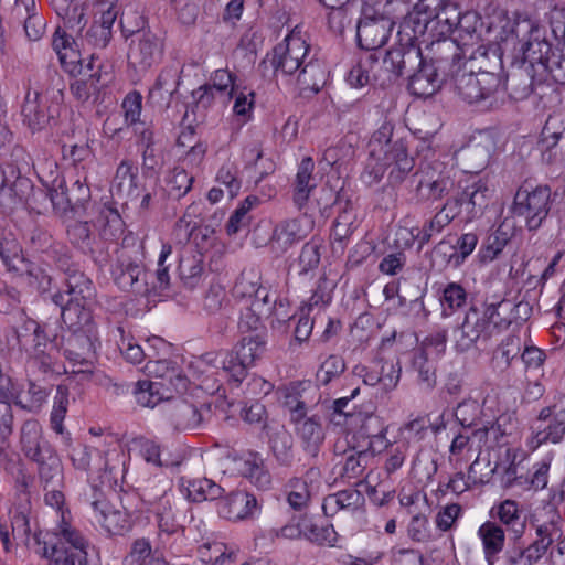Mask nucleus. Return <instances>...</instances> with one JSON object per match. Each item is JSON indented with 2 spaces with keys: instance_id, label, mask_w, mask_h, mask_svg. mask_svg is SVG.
<instances>
[{
  "instance_id": "obj_59",
  "label": "nucleus",
  "mask_w": 565,
  "mask_h": 565,
  "mask_svg": "<svg viewBox=\"0 0 565 565\" xmlns=\"http://www.w3.org/2000/svg\"><path fill=\"white\" fill-rule=\"evenodd\" d=\"M481 28V20L476 11L461 12L460 22L457 23L455 29L456 38L454 40L459 42L462 46L473 45L480 39L479 30Z\"/></svg>"
},
{
  "instance_id": "obj_10",
  "label": "nucleus",
  "mask_w": 565,
  "mask_h": 565,
  "mask_svg": "<svg viewBox=\"0 0 565 565\" xmlns=\"http://www.w3.org/2000/svg\"><path fill=\"white\" fill-rule=\"evenodd\" d=\"M551 205V189L547 185L533 186L523 183L516 191L512 213L523 217L529 231H535L546 218Z\"/></svg>"
},
{
  "instance_id": "obj_11",
  "label": "nucleus",
  "mask_w": 565,
  "mask_h": 565,
  "mask_svg": "<svg viewBox=\"0 0 565 565\" xmlns=\"http://www.w3.org/2000/svg\"><path fill=\"white\" fill-rule=\"evenodd\" d=\"M416 175L418 181L415 193L419 202L435 203L446 199L454 192L456 181L451 171L441 162L422 166Z\"/></svg>"
},
{
  "instance_id": "obj_24",
  "label": "nucleus",
  "mask_w": 565,
  "mask_h": 565,
  "mask_svg": "<svg viewBox=\"0 0 565 565\" xmlns=\"http://www.w3.org/2000/svg\"><path fill=\"white\" fill-rule=\"evenodd\" d=\"M70 458L75 469L81 471L95 470L102 472V482H111L116 480V466L109 463V459L105 458L102 452L86 445L74 447L70 454Z\"/></svg>"
},
{
  "instance_id": "obj_32",
  "label": "nucleus",
  "mask_w": 565,
  "mask_h": 565,
  "mask_svg": "<svg viewBox=\"0 0 565 565\" xmlns=\"http://www.w3.org/2000/svg\"><path fill=\"white\" fill-rule=\"evenodd\" d=\"M21 114L23 122L32 130L44 129L54 118L56 108L41 99L40 94H25Z\"/></svg>"
},
{
  "instance_id": "obj_46",
  "label": "nucleus",
  "mask_w": 565,
  "mask_h": 565,
  "mask_svg": "<svg viewBox=\"0 0 565 565\" xmlns=\"http://www.w3.org/2000/svg\"><path fill=\"white\" fill-rule=\"evenodd\" d=\"M269 438L270 450L282 467H290L294 462V438L292 435L282 425L269 427L266 433Z\"/></svg>"
},
{
  "instance_id": "obj_8",
  "label": "nucleus",
  "mask_w": 565,
  "mask_h": 565,
  "mask_svg": "<svg viewBox=\"0 0 565 565\" xmlns=\"http://www.w3.org/2000/svg\"><path fill=\"white\" fill-rule=\"evenodd\" d=\"M504 41L516 40L524 60L531 63H539L544 66L545 58L552 53L551 44L542 39L541 28L526 14L514 13L502 26Z\"/></svg>"
},
{
  "instance_id": "obj_9",
  "label": "nucleus",
  "mask_w": 565,
  "mask_h": 565,
  "mask_svg": "<svg viewBox=\"0 0 565 565\" xmlns=\"http://www.w3.org/2000/svg\"><path fill=\"white\" fill-rule=\"evenodd\" d=\"M267 334L264 330L242 338L235 352L222 361V372L238 386L247 375V369L262 358L266 351Z\"/></svg>"
},
{
  "instance_id": "obj_51",
  "label": "nucleus",
  "mask_w": 565,
  "mask_h": 565,
  "mask_svg": "<svg viewBox=\"0 0 565 565\" xmlns=\"http://www.w3.org/2000/svg\"><path fill=\"white\" fill-rule=\"evenodd\" d=\"M179 275L188 288L196 287L204 274L203 255L198 250H184L179 260Z\"/></svg>"
},
{
  "instance_id": "obj_42",
  "label": "nucleus",
  "mask_w": 565,
  "mask_h": 565,
  "mask_svg": "<svg viewBox=\"0 0 565 565\" xmlns=\"http://www.w3.org/2000/svg\"><path fill=\"white\" fill-rule=\"evenodd\" d=\"M492 518L498 519L501 525L505 526V530L515 537H519L525 530L524 511L514 500L507 499L493 507Z\"/></svg>"
},
{
  "instance_id": "obj_45",
  "label": "nucleus",
  "mask_w": 565,
  "mask_h": 565,
  "mask_svg": "<svg viewBox=\"0 0 565 565\" xmlns=\"http://www.w3.org/2000/svg\"><path fill=\"white\" fill-rule=\"evenodd\" d=\"M73 43L72 36L57 29L53 36L52 46L67 73L71 75L83 74V61L79 53L72 47Z\"/></svg>"
},
{
  "instance_id": "obj_61",
  "label": "nucleus",
  "mask_w": 565,
  "mask_h": 565,
  "mask_svg": "<svg viewBox=\"0 0 565 565\" xmlns=\"http://www.w3.org/2000/svg\"><path fill=\"white\" fill-rule=\"evenodd\" d=\"M0 258L10 271L24 275L29 260L24 257L20 244L15 239H0Z\"/></svg>"
},
{
  "instance_id": "obj_62",
  "label": "nucleus",
  "mask_w": 565,
  "mask_h": 565,
  "mask_svg": "<svg viewBox=\"0 0 565 565\" xmlns=\"http://www.w3.org/2000/svg\"><path fill=\"white\" fill-rule=\"evenodd\" d=\"M455 218L451 212L444 210L443 204L438 212L422 228H417L418 249H422L433 236L440 234Z\"/></svg>"
},
{
  "instance_id": "obj_2",
  "label": "nucleus",
  "mask_w": 565,
  "mask_h": 565,
  "mask_svg": "<svg viewBox=\"0 0 565 565\" xmlns=\"http://www.w3.org/2000/svg\"><path fill=\"white\" fill-rule=\"evenodd\" d=\"M565 477L557 486H552L550 489L548 502L543 508L544 515H551L548 522H545L536 529V540L526 548L511 547L503 554H497L487 562L488 565H531L533 562L541 558L548 546L562 535V530L558 525L561 521V513L557 505L563 503L565 499Z\"/></svg>"
},
{
  "instance_id": "obj_12",
  "label": "nucleus",
  "mask_w": 565,
  "mask_h": 565,
  "mask_svg": "<svg viewBox=\"0 0 565 565\" xmlns=\"http://www.w3.org/2000/svg\"><path fill=\"white\" fill-rule=\"evenodd\" d=\"M111 276L115 284L124 291L136 296H149L151 294L148 273L141 260L132 258L129 252L121 247L117 250L116 263L111 266Z\"/></svg>"
},
{
  "instance_id": "obj_37",
  "label": "nucleus",
  "mask_w": 565,
  "mask_h": 565,
  "mask_svg": "<svg viewBox=\"0 0 565 565\" xmlns=\"http://www.w3.org/2000/svg\"><path fill=\"white\" fill-rule=\"evenodd\" d=\"M152 512L158 524V535L163 544H166L164 536L170 537L183 532L182 526L177 522L173 514L172 494L168 490L163 489L160 498L153 502Z\"/></svg>"
},
{
  "instance_id": "obj_35",
  "label": "nucleus",
  "mask_w": 565,
  "mask_h": 565,
  "mask_svg": "<svg viewBox=\"0 0 565 565\" xmlns=\"http://www.w3.org/2000/svg\"><path fill=\"white\" fill-rule=\"evenodd\" d=\"M120 332V340L118 341V349L125 360L132 364H139L146 359L156 358L158 355L157 349L164 348L166 342L159 337H154L146 341L148 345V352L142 348L137 340L129 334H125L121 328L118 329Z\"/></svg>"
},
{
  "instance_id": "obj_41",
  "label": "nucleus",
  "mask_w": 565,
  "mask_h": 565,
  "mask_svg": "<svg viewBox=\"0 0 565 565\" xmlns=\"http://www.w3.org/2000/svg\"><path fill=\"white\" fill-rule=\"evenodd\" d=\"M315 161L311 157H305L296 173L292 184V201L298 210H301L307 204L311 192L316 188L313 182Z\"/></svg>"
},
{
  "instance_id": "obj_3",
  "label": "nucleus",
  "mask_w": 565,
  "mask_h": 565,
  "mask_svg": "<svg viewBox=\"0 0 565 565\" xmlns=\"http://www.w3.org/2000/svg\"><path fill=\"white\" fill-rule=\"evenodd\" d=\"M509 301L501 299L493 302L486 301L480 309L472 305L465 313L463 320L455 331V350L463 353L471 348L481 345L487 348L501 333V323L499 309Z\"/></svg>"
},
{
  "instance_id": "obj_55",
  "label": "nucleus",
  "mask_w": 565,
  "mask_h": 565,
  "mask_svg": "<svg viewBox=\"0 0 565 565\" xmlns=\"http://www.w3.org/2000/svg\"><path fill=\"white\" fill-rule=\"evenodd\" d=\"M356 227V214L354 209L350 202H345L343 209L339 212L333 222L331 232L332 243H338L343 250Z\"/></svg>"
},
{
  "instance_id": "obj_53",
  "label": "nucleus",
  "mask_w": 565,
  "mask_h": 565,
  "mask_svg": "<svg viewBox=\"0 0 565 565\" xmlns=\"http://www.w3.org/2000/svg\"><path fill=\"white\" fill-rule=\"evenodd\" d=\"M163 383H154L151 380H141L135 384L134 395L136 402L142 407L153 408L162 401L172 398V392L164 387Z\"/></svg>"
},
{
  "instance_id": "obj_40",
  "label": "nucleus",
  "mask_w": 565,
  "mask_h": 565,
  "mask_svg": "<svg viewBox=\"0 0 565 565\" xmlns=\"http://www.w3.org/2000/svg\"><path fill=\"white\" fill-rule=\"evenodd\" d=\"M70 407V390L66 385L56 386L50 412V429L60 436L65 444L72 440L71 433L66 429L64 420Z\"/></svg>"
},
{
  "instance_id": "obj_31",
  "label": "nucleus",
  "mask_w": 565,
  "mask_h": 565,
  "mask_svg": "<svg viewBox=\"0 0 565 565\" xmlns=\"http://www.w3.org/2000/svg\"><path fill=\"white\" fill-rule=\"evenodd\" d=\"M12 17L23 22L25 35L30 41H39L43 36L46 21L39 13L35 0H15Z\"/></svg>"
},
{
  "instance_id": "obj_23",
  "label": "nucleus",
  "mask_w": 565,
  "mask_h": 565,
  "mask_svg": "<svg viewBox=\"0 0 565 565\" xmlns=\"http://www.w3.org/2000/svg\"><path fill=\"white\" fill-rule=\"evenodd\" d=\"M353 372L366 385L382 384L385 391H392L399 382L402 367L399 361L394 362L379 359L373 361L371 365H356Z\"/></svg>"
},
{
  "instance_id": "obj_52",
  "label": "nucleus",
  "mask_w": 565,
  "mask_h": 565,
  "mask_svg": "<svg viewBox=\"0 0 565 565\" xmlns=\"http://www.w3.org/2000/svg\"><path fill=\"white\" fill-rule=\"evenodd\" d=\"M478 537L482 543L486 561H490L497 554L502 553L505 534L502 526L493 521H487L478 529Z\"/></svg>"
},
{
  "instance_id": "obj_25",
  "label": "nucleus",
  "mask_w": 565,
  "mask_h": 565,
  "mask_svg": "<svg viewBox=\"0 0 565 565\" xmlns=\"http://www.w3.org/2000/svg\"><path fill=\"white\" fill-rule=\"evenodd\" d=\"M259 511L258 499L246 491L232 492L218 503L220 515L231 521L254 519Z\"/></svg>"
},
{
  "instance_id": "obj_49",
  "label": "nucleus",
  "mask_w": 565,
  "mask_h": 565,
  "mask_svg": "<svg viewBox=\"0 0 565 565\" xmlns=\"http://www.w3.org/2000/svg\"><path fill=\"white\" fill-rule=\"evenodd\" d=\"M54 9L66 28L76 33H82L87 22L85 0H55Z\"/></svg>"
},
{
  "instance_id": "obj_44",
  "label": "nucleus",
  "mask_w": 565,
  "mask_h": 565,
  "mask_svg": "<svg viewBox=\"0 0 565 565\" xmlns=\"http://www.w3.org/2000/svg\"><path fill=\"white\" fill-rule=\"evenodd\" d=\"M95 56L90 55L87 63H83V74H75L81 76L71 84L72 95L81 103L87 102L92 95L96 94L99 88L100 74L99 67L95 70Z\"/></svg>"
},
{
  "instance_id": "obj_21",
  "label": "nucleus",
  "mask_w": 565,
  "mask_h": 565,
  "mask_svg": "<svg viewBox=\"0 0 565 565\" xmlns=\"http://www.w3.org/2000/svg\"><path fill=\"white\" fill-rule=\"evenodd\" d=\"M23 456L36 465L40 482L55 483L62 477V460L54 446L45 438L36 443Z\"/></svg>"
},
{
  "instance_id": "obj_4",
  "label": "nucleus",
  "mask_w": 565,
  "mask_h": 565,
  "mask_svg": "<svg viewBox=\"0 0 565 565\" xmlns=\"http://www.w3.org/2000/svg\"><path fill=\"white\" fill-rule=\"evenodd\" d=\"M394 126L385 120L372 135L370 156L376 161L373 167L375 180H380L386 169L393 183H401L414 168V159L408 154L403 139L392 140Z\"/></svg>"
},
{
  "instance_id": "obj_19",
  "label": "nucleus",
  "mask_w": 565,
  "mask_h": 565,
  "mask_svg": "<svg viewBox=\"0 0 565 565\" xmlns=\"http://www.w3.org/2000/svg\"><path fill=\"white\" fill-rule=\"evenodd\" d=\"M168 423L180 431L202 428L211 416L209 405L196 406L185 399L171 402L166 408Z\"/></svg>"
},
{
  "instance_id": "obj_64",
  "label": "nucleus",
  "mask_w": 565,
  "mask_h": 565,
  "mask_svg": "<svg viewBox=\"0 0 565 565\" xmlns=\"http://www.w3.org/2000/svg\"><path fill=\"white\" fill-rule=\"evenodd\" d=\"M39 556L49 559V565H87V554L76 553L66 547H60L56 543H53L52 540L47 545V554Z\"/></svg>"
},
{
  "instance_id": "obj_28",
  "label": "nucleus",
  "mask_w": 565,
  "mask_h": 565,
  "mask_svg": "<svg viewBox=\"0 0 565 565\" xmlns=\"http://www.w3.org/2000/svg\"><path fill=\"white\" fill-rule=\"evenodd\" d=\"M96 522L109 534H122L128 527L127 515L114 510L103 493L93 488V500L90 501Z\"/></svg>"
},
{
  "instance_id": "obj_47",
  "label": "nucleus",
  "mask_w": 565,
  "mask_h": 565,
  "mask_svg": "<svg viewBox=\"0 0 565 565\" xmlns=\"http://www.w3.org/2000/svg\"><path fill=\"white\" fill-rule=\"evenodd\" d=\"M328 73L323 64L310 56L297 73V84L303 93L317 94L327 83Z\"/></svg>"
},
{
  "instance_id": "obj_34",
  "label": "nucleus",
  "mask_w": 565,
  "mask_h": 565,
  "mask_svg": "<svg viewBox=\"0 0 565 565\" xmlns=\"http://www.w3.org/2000/svg\"><path fill=\"white\" fill-rule=\"evenodd\" d=\"M117 19V11L113 3L102 11L100 19L92 23L84 34H81L82 44L96 49H105L111 40L113 25Z\"/></svg>"
},
{
  "instance_id": "obj_17",
  "label": "nucleus",
  "mask_w": 565,
  "mask_h": 565,
  "mask_svg": "<svg viewBox=\"0 0 565 565\" xmlns=\"http://www.w3.org/2000/svg\"><path fill=\"white\" fill-rule=\"evenodd\" d=\"M393 22L384 17L383 12L373 10L367 1L364 9V17L356 26V39L359 46L365 51H375L383 46L391 33Z\"/></svg>"
},
{
  "instance_id": "obj_50",
  "label": "nucleus",
  "mask_w": 565,
  "mask_h": 565,
  "mask_svg": "<svg viewBox=\"0 0 565 565\" xmlns=\"http://www.w3.org/2000/svg\"><path fill=\"white\" fill-rule=\"evenodd\" d=\"M179 71L175 67L163 68L149 92V98L160 106H168L179 87Z\"/></svg>"
},
{
  "instance_id": "obj_63",
  "label": "nucleus",
  "mask_w": 565,
  "mask_h": 565,
  "mask_svg": "<svg viewBox=\"0 0 565 565\" xmlns=\"http://www.w3.org/2000/svg\"><path fill=\"white\" fill-rule=\"evenodd\" d=\"M242 305L263 320L269 318L273 313L279 319L278 310L284 307L282 300L278 302L277 298H273L268 289H260L255 298L246 300Z\"/></svg>"
},
{
  "instance_id": "obj_16",
  "label": "nucleus",
  "mask_w": 565,
  "mask_h": 565,
  "mask_svg": "<svg viewBox=\"0 0 565 565\" xmlns=\"http://www.w3.org/2000/svg\"><path fill=\"white\" fill-rule=\"evenodd\" d=\"M466 47L448 36H439L428 46V58L434 67L444 77H451L463 67Z\"/></svg>"
},
{
  "instance_id": "obj_60",
  "label": "nucleus",
  "mask_w": 565,
  "mask_h": 565,
  "mask_svg": "<svg viewBox=\"0 0 565 565\" xmlns=\"http://www.w3.org/2000/svg\"><path fill=\"white\" fill-rule=\"evenodd\" d=\"M138 169L130 160H122L115 172L111 189L117 194L132 196L137 190Z\"/></svg>"
},
{
  "instance_id": "obj_15",
  "label": "nucleus",
  "mask_w": 565,
  "mask_h": 565,
  "mask_svg": "<svg viewBox=\"0 0 565 565\" xmlns=\"http://www.w3.org/2000/svg\"><path fill=\"white\" fill-rule=\"evenodd\" d=\"M286 406L290 411L291 422L295 424L297 434L305 444V448L315 454L324 439L320 417L318 415L308 417L305 402L296 396L288 395Z\"/></svg>"
},
{
  "instance_id": "obj_1",
  "label": "nucleus",
  "mask_w": 565,
  "mask_h": 565,
  "mask_svg": "<svg viewBox=\"0 0 565 565\" xmlns=\"http://www.w3.org/2000/svg\"><path fill=\"white\" fill-rule=\"evenodd\" d=\"M383 66L394 77L413 72L409 76L408 90L414 96L422 98L434 95L446 79L427 64L417 44L416 32L409 23L401 24L397 43L386 52Z\"/></svg>"
},
{
  "instance_id": "obj_18",
  "label": "nucleus",
  "mask_w": 565,
  "mask_h": 565,
  "mask_svg": "<svg viewBox=\"0 0 565 565\" xmlns=\"http://www.w3.org/2000/svg\"><path fill=\"white\" fill-rule=\"evenodd\" d=\"M537 426L529 443L530 447L536 449L545 443H559L565 435V407L553 405L544 407L537 416Z\"/></svg>"
},
{
  "instance_id": "obj_48",
  "label": "nucleus",
  "mask_w": 565,
  "mask_h": 565,
  "mask_svg": "<svg viewBox=\"0 0 565 565\" xmlns=\"http://www.w3.org/2000/svg\"><path fill=\"white\" fill-rule=\"evenodd\" d=\"M67 302H74L75 307L85 309L95 296L92 280L83 273L73 271L66 278Z\"/></svg>"
},
{
  "instance_id": "obj_29",
  "label": "nucleus",
  "mask_w": 565,
  "mask_h": 565,
  "mask_svg": "<svg viewBox=\"0 0 565 565\" xmlns=\"http://www.w3.org/2000/svg\"><path fill=\"white\" fill-rule=\"evenodd\" d=\"M146 369L153 374L154 383H163L170 392L182 393L188 388V377L183 374L180 366L170 360L154 359L148 360Z\"/></svg>"
},
{
  "instance_id": "obj_56",
  "label": "nucleus",
  "mask_w": 565,
  "mask_h": 565,
  "mask_svg": "<svg viewBox=\"0 0 565 565\" xmlns=\"http://www.w3.org/2000/svg\"><path fill=\"white\" fill-rule=\"evenodd\" d=\"M461 11L458 6L449 1L433 18L427 20L426 28H430L439 36L454 34L457 23L460 22Z\"/></svg>"
},
{
  "instance_id": "obj_54",
  "label": "nucleus",
  "mask_w": 565,
  "mask_h": 565,
  "mask_svg": "<svg viewBox=\"0 0 565 565\" xmlns=\"http://www.w3.org/2000/svg\"><path fill=\"white\" fill-rule=\"evenodd\" d=\"M122 565H167V563L157 551H153L148 539L140 537L131 543L129 552L122 558Z\"/></svg>"
},
{
  "instance_id": "obj_6",
  "label": "nucleus",
  "mask_w": 565,
  "mask_h": 565,
  "mask_svg": "<svg viewBox=\"0 0 565 565\" xmlns=\"http://www.w3.org/2000/svg\"><path fill=\"white\" fill-rule=\"evenodd\" d=\"M85 324L74 329L64 341V356L68 361L71 374L88 380L93 373V360L100 347L96 324L89 312H85Z\"/></svg>"
},
{
  "instance_id": "obj_58",
  "label": "nucleus",
  "mask_w": 565,
  "mask_h": 565,
  "mask_svg": "<svg viewBox=\"0 0 565 565\" xmlns=\"http://www.w3.org/2000/svg\"><path fill=\"white\" fill-rule=\"evenodd\" d=\"M201 565H232L235 553L226 544L218 541H207L198 548Z\"/></svg>"
},
{
  "instance_id": "obj_27",
  "label": "nucleus",
  "mask_w": 565,
  "mask_h": 565,
  "mask_svg": "<svg viewBox=\"0 0 565 565\" xmlns=\"http://www.w3.org/2000/svg\"><path fill=\"white\" fill-rule=\"evenodd\" d=\"M55 348L52 343L47 348L36 349L30 353L25 361V373L28 377L49 379L62 373L71 374L65 365L58 363L53 355Z\"/></svg>"
},
{
  "instance_id": "obj_5",
  "label": "nucleus",
  "mask_w": 565,
  "mask_h": 565,
  "mask_svg": "<svg viewBox=\"0 0 565 565\" xmlns=\"http://www.w3.org/2000/svg\"><path fill=\"white\" fill-rule=\"evenodd\" d=\"M480 57H486L484 52L470 55L469 60L465 61L462 70L451 76L457 95L468 104L489 99L503 86L499 73L484 70L482 66H479L478 72L475 71L473 64Z\"/></svg>"
},
{
  "instance_id": "obj_57",
  "label": "nucleus",
  "mask_w": 565,
  "mask_h": 565,
  "mask_svg": "<svg viewBox=\"0 0 565 565\" xmlns=\"http://www.w3.org/2000/svg\"><path fill=\"white\" fill-rule=\"evenodd\" d=\"M241 472L258 490L266 491L270 489L271 476L259 455L250 454L244 459Z\"/></svg>"
},
{
  "instance_id": "obj_33",
  "label": "nucleus",
  "mask_w": 565,
  "mask_h": 565,
  "mask_svg": "<svg viewBox=\"0 0 565 565\" xmlns=\"http://www.w3.org/2000/svg\"><path fill=\"white\" fill-rule=\"evenodd\" d=\"M365 505L364 495L356 489H345L329 494L323 499V513L332 518L340 511L350 513H363Z\"/></svg>"
},
{
  "instance_id": "obj_13",
  "label": "nucleus",
  "mask_w": 565,
  "mask_h": 565,
  "mask_svg": "<svg viewBox=\"0 0 565 565\" xmlns=\"http://www.w3.org/2000/svg\"><path fill=\"white\" fill-rule=\"evenodd\" d=\"M126 38L130 36L128 63L137 71H147L158 63L163 53L162 41L151 31L126 30L122 26Z\"/></svg>"
},
{
  "instance_id": "obj_26",
  "label": "nucleus",
  "mask_w": 565,
  "mask_h": 565,
  "mask_svg": "<svg viewBox=\"0 0 565 565\" xmlns=\"http://www.w3.org/2000/svg\"><path fill=\"white\" fill-rule=\"evenodd\" d=\"M11 534L15 541L22 543L36 555H46L51 540L42 531H31L30 520L25 512L15 511L11 518Z\"/></svg>"
},
{
  "instance_id": "obj_43",
  "label": "nucleus",
  "mask_w": 565,
  "mask_h": 565,
  "mask_svg": "<svg viewBox=\"0 0 565 565\" xmlns=\"http://www.w3.org/2000/svg\"><path fill=\"white\" fill-rule=\"evenodd\" d=\"M45 537L52 540L60 547L70 548L76 553L87 554L88 542L82 533L72 526L66 516L60 520L52 532H45Z\"/></svg>"
},
{
  "instance_id": "obj_7",
  "label": "nucleus",
  "mask_w": 565,
  "mask_h": 565,
  "mask_svg": "<svg viewBox=\"0 0 565 565\" xmlns=\"http://www.w3.org/2000/svg\"><path fill=\"white\" fill-rule=\"evenodd\" d=\"M491 196V190L486 179L478 175L456 182L454 192L444 202V210L451 212L455 217L463 214V222H471L483 214Z\"/></svg>"
},
{
  "instance_id": "obj_30",
  "label": "nucleus",
  "mask_w": 565,
  "mask_h": 565,
  "mask_svg": "<svg viewBox=\"0 0 565 565\" xmlns=\"http://www.w3.org/2000/svg\"><path fill=\"white\" fill-rule=\"evenodd\" d=\"M513 427L511 416L501 415L495 422H488L481 427L476 428L472 436L479 441L480 447L491 450L509 443Z\"/></svg>"
},
{
  "instance_id": "obj_22",
  "label": "nucleus",
  "mask_w": 565,
  "mask_h": 565,
  "mask_svg": "<svg viewBox=\"0 0 565 565\" xmlns=\"http://www.w3.org/2000/svg\"><path fill=\"white\" fill-rule=\"evenodd\" d=\"M236 76L228 70H216L210 78V82L198 88L195 92L199 105L210 106L215 100L226 105L234 95Z\"/></svg>"
},
{
  "instance_id": "obj_20",
  "label": "nucleus",
  "mask_w": 565,
  "mask_h": 565,
  "mask_svg": "<svg viewBox=\"0 0 565 565\" xmlns=\"http://www.w3.org/2000/svg\"><path fill=\"white\" fill-rule=\"evenodd\" d=\"M315 222L307 214L278 223L270 237L275 253L284 254L295 244L305 239L313 230Z\"/></svg>"
},
{
  "instance_id": "obj_36",
  "label": "nucleus",
  "mask_w": 565,
  "mask_h": 565,
  "mask_svg": "<svg viewBox=\"0 0 565 565\" xmlns=\"http://www.w3.org/2000/svg\"><path fill=\"white\" fill-rule=\"evenodd\" d=\"M513 233L507 221H503L495 231L490 233L481 243L476 259L480 266H486L498 259L505 246L510 243Z\"/></svg>"
},
{
  "instance_id": "obj_39",
  "label": "nucleus",
  "mask_w": 565,
  "mask_h": 565,
  "mask_svg": "<svg viewBox=\"0 0 565 565\" xmlns=\"http://www.w3.org/2000/svg\"><path fill=\"white\" fill-rule=\"evenodd\" d=\"M542 161L558 169L565 168V135L545 126L539 141Z\"/></svg>"
},
{
  "instance_id": "obj_14",
  "label": "nucleus",
  "mask_w": 565,
  "mask_h": 565,
  "mask_svg": "<svg viewBox=\"0 0 565 565\" xmlns=\"http://www.w3.org/2000/svg\"><path fill=\"white\" fill-rule=\"evenodd\" d=\"M310 46L298 34H288L274 47L271 65L275 73L295 75L310 57Z\"/></svg>"
},
{
  "instance_id": "obj_38",
  "label": "nucleus",
  "mask_w": 565,
  "mask_h": 565,
  "mask_svg": "<svg viewBox=\"0 0 565 565\" xmlns=\"http://www.w3.org/2000/svg\"><path fill=\"white\" fill-rule=\"evenodd\" d=\"M180 491L192 502L216 500L222 497L223 488L212 479L205 477L179 479Z\"/></svg>"
}]
</instances>
